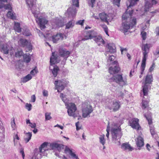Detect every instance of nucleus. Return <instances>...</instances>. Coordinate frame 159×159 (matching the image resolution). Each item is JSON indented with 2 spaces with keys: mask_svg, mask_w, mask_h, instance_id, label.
Here are the masks:
<instances>
[{
  "mask_svg": "<svg viewBox=\"0 0 159 159\" xmlns=\"http://www.w3.org/2000/svg\"><path fill=\"white\" fill-rule=\"evenodd\" d=\"M111 132L113 142L117 145H120V139L122 135L120 126L115 125L111 127Z\"/></svg>",
  "mask_w": 159,
  "mask_h": 159,
  "instance_id": "f257e3e1",
  "label": "nucleus"
},
{
  "mask_svg": "<svg viewBox=\"0 0 159 159\" xmlns=\"http://www.w3.org/2000/svg\"><path fill=\"white\" fill-rule=\"evenodd\" d=\"M92 39H93L98 45L104 43V41L102 37L100 36H97L96 33L93 31H90L87 33L86 34L84 35V38L82 40L84 41Z\"/></svg>",
  "mask_w": 159,
  "mask_h": 159,
  "instance_id": "f03ea898",
  "label": "nucleus"
},
{
  "mask_svg": "<svg viewBox=\"0 0 159 159\" xmlns=\"http://www.w3.org/2000/svg\"><path fill=\"white\" fill-rule=\"evenodd\" d=\"M136 19L133 18L132 21H123L121 25L119 28V30L124 34H125L128 31V30L136 24Z\"/></svg>",
  "mask_w": 159,
  "mask_h": 159,
  "instance_id": "7ed1b4c3",
  "label": "nucleus"
},
{
  "mask_svg": "<svg viewBox=\"0 0 159 159\" xmlns=\"http://www.w3.org/2000/svg\"><path fill=\"white\" fill-rule=\"evenodd\" d=\"M153 81V77L152 75H147L145 77L144 85L142 86L143 89L140 93L141 96H146L149 91V84H151Z\"/></svg>",
  "mask_w": 159,
  "mask_h": 159,
  "instance_id": "20e7f679",
  "label": "nucleus"
},
{
  "mask_svg": "<svg viewBox=\"0 0 159 159\" xmlns=\"http://www.w3.org/2000/svg\"><path fill=\"white\" fill-rule=\"evenodd\" d=\"M92 106L88 102H85L82 104V116L83 117L85 118L90 116V114L93 111Z\"/></svg>",
  "mask_w": 159,
  "mask_h": 159,
  "instance_id": "39448f33",
  "label": "nucleus"
},
{
  "mask_svg": "<svg viewBox=\"0 0 159 159\" xmlns=\"http://www.w3.org/2000/svg\"><path fill=\"white\" fill-rule=\"evenodd\" d=\"M150 45L146 44L143 45L142 50L143 51V57L142 61L141 69L142 71L145 70L146 61L148 57V54L149 52Z\"/></svg>",
  "mask_w": 159,
  "mask_h": 159,
  "instance_id": "423d86ee",
  "label": "nucleus"
},
{
  "mask_svg": "<svg viewBox=\"0 0 159 159\" xmlns=\"http://www.w3.org/2000/svg\"><path fill=\"white\" fill-rule=\"evenodd\" d=\"M51 145L50 144L47 142L43 143L39 148V153L38 154V153L35 152L34 154V157L35 158L37 159L41 158L42 155H44V152L48 151L50 148L51 147Z\"/></svg>",
  "mask_w": 159,
  "mask_h": 159,
  "instance_id": "0eeeda50",
  "label": "nucleus"
},
{
  "mask_svg": "<svg viewBox=\"0 0 159 159\" xmlns=\"http://www.w3.org/2000/svg\"><path fill=\"white\" fill-rule=\"evenodd\" d=\"M66 108L67 109V112L68 115L70 116H72L75 118L77 116L76 114L75 111L77 110V107L75 103L70 102L66 104Z\"/></svg>",
  "mask_w": 159,
  "mask_h": 159,
  "instance_id": "6e6552de",
  "label": "nucleus"
},
{
  "mask_svg": "<svg viewBox=\"0 0 159 159\" xmlns=\"http://www.w3.org/2000/svg\"><path fill=\"white\" fill-rule=\"evenodd\" d=\"M35 1V0H25L27 6L31 10L35 17L38 16V14L39 13V11L38 10V9L36 7Z\"/></svg>",
  "mask_w": 159,
  "mask_h": 159,
  "instance_id": "1a4fd4ad",
  "label": "nucleus"
},
{
  "mask_svg": "<svg viewBox=\"0 0 159 159\" xmlns=\"http://www.w3.org/2000/svg\"><path fill=\"white\" fill-rule=\"evenodd\" d=\"M120 102L116 100L111 101L107 105L106 108L110 110H113L116 111L119 110L120 107Z\"/></svg>",
  "mask_w": 159,
  "mask_h": 159,
  "instance_id": "9d476101",
  "label": "nucleus"
},
{
  "mask_svg": "<svg viewBox=\"0 0 159 159\" xmlns=\"http://www.w3.org/2000/svg\"><path fill=\"white\" fill-rule=\"evenodd\" d=\"M0 49L2 52L6 54L9 52L11 55L13 54L14 49L13 47L7 43L0 44Z\"/></svg>",
  "mask_w": 159,
  "mask_h": 159,
  "instance_id": "9b49d317",
  "label": "nucleus"
},
{
  "mask_svg": "<svg viewBox=\"0 0 159 159\" xmlns=\"http://www.w3.org/2000/svg\"><path fill=\"white\" fill-rule=\"evenodd\" d=\"M73 6L69 8L67 12L69 16L73 17L75 16L76 13V10L75 8L73 6H75L76 7H79V0H72Z\"/></svg>",
  "mask_w": 159,
  "mask_h": 159,
  "instance_id": "f8f14e48",
  "label": "nucleus"
},
{
  "mask_svg": "<svg viewBox=\"0 0 159 159\" xmlns=\"http://www.w3.org/2000/svg\"><path fill=\"white\" fill-rule=\"evenodd\" d=\"M111 79L113 81L122 85H124L127 83V79L126 78H123L120 75H117L113 76Z\"/></svg>",
  "mask_w": 159,
  "mask_h": 159,
  "instance_id": "ddd939ff",
  "label": "nucleus"
},
{
  "mask_svg": "<svg viewBox=\"0 0 159 159\" xmlns=\"http://www.w3.org/2000/svg\"><path fill=\"white\" fill-rule=\"evenodd\" d=\"M54 84L56 86L55 89H57V92H58L63 90L66 85V84L64 80L55 81Z\"/></svg>",
  "mask_w": 159,
  "mask_h": 159,
  "instance_id": "4468645a",
  "label": "nucleus"
},
{
  "mask_svg": "<svg viewBox=\"0 0 159 159\" xmlns=\"http://www.w3.org/2000/svg\"><path fill=\"white\" fill-rule=\"evenodd\" d=\"M99 16L102 21L105 22L108 24H109V21H111L113 18L111 14L107 15L104 13L99 14Z\"/></svg>",
  "mask_w": 159,
  "mask_h": 159,
  "instance_id": "2eb2a0df",
  "label": "nucleus"
},
{
  "mask_svg": "<svg viewBox=\"0 0 159 159\" xmlns=\"http://www.w3.org/2000/svg\"><path fill=\"white\" fill-rule=\"evenodd\" d=\"M36 17V22L38 23L40 26L41 29H44L45 28V25L47 23L48 21L45 19L42 18H37Z\"/></svg>",
  "mask_w": 159,
  "mask_h": 159,
  "instance_id": "dca6fc26",
  "label": "nucleus"
},
{
  "mask_svg": "<svg viewBox=\"0 0 159 159\" xmlns=\"http://www.w3.org/2000/svg\"><path fill=\"white\" fill-rule=\"evenodd\" d=\"M115 66L114 67H111L109 68V71L111 74H114L117 73L120 70V68L117 64V62L116 61H114L113 62Z\"/></svg>",
  "mask_w": 159,
  "mask_h": 159,
  "instance_id": "f3484780",
  "label": "nucleus"
},
{
  "mask_svg": "<svg viewBox=\"0 0 159 159\" xmlns=\"http://www.w3.org/2000/svg\"><path fill=\"white\" fill-rule=\"evenodd\" d=\"M157 2L156 0H152V1L145 0L144 10L145 11H149V9L152 7V5L156 4Z\"/></svg>",
  "mask_w": 159,
  "mask_h": 159,
  "instance_id": "a211bd4d",
  "label": "nucleus"
},
{
  "mask_svg": "<svg viewBox=\"0 0 159 159\" xmlns=\"http://www.w3.org/2000/svg\"><path fill=\"white\" fill-rule=\"evenodd\" d=\"M139 121V120L137 118L133 119L129 121L130 125L133 129H138L140 127Z\"/></svg>",
  "mask_w": 159,
  "mask_h": 159,
  "instance_id": "6ab92c4d",
  "label": "nucleus"
},
{
  "mask_svg": "<svg viewBox=\"0 0 159 159\" xmlns=\"http://www.w3.org/2000/svg\"><path fill=\"white\" fill-rule=\"evenodd\" d=\"M59 54L62 57L66 58V59L69 56L70 54V52L67 51L65 49L63 48H61L59 49Z\"/></svg>",
  "mask_w": 159,
  "mask_h": 159,
  "instance_id": "aec40b11",
  "label": "nucleus"
},
{
  "mask_svg": "<svg viewBox=\"0 0 159 159\" xmlns=\"http://www.w3.org/2000/svg\"><path fill=\"white\" fill-rule=\"evenodd\" d=\"M65 35L61 33L57 34L52 37V40L54 43H57L59 40H62L64 39Z\"/></svg>",
  "mask_w": 159,
  "mask_h": 159,
  "instance_id": "412c9836",
  "label": "nucleus"
},
{
  "mask_svg": "<svg viewBox=\"0 0 159 159\" xmlns=\"http://www.w3.org/2000/svg\"><path fill=\"white\" fill-rule=\"evenodd\" d=\"M127 11L123 14L122 16V19L123 21H131L132 19L131 17L132 16L133 11H132L129 13H127Z\"/></svg>",
  "mask_w": 159,
  "mask_h": 159,
  "instance_id": "4be33fe9",
  "label": "nucleus"
},
{
  "mask_svg": "<svg viewBox=\"0 0 159 159\" xmlns=\"http://www.w3.org/2000/svg\"><path fill=\"white\" fill-rule=\"evenodd\" d=\"M7 0H0V9L4 7L5 9L11 10L12 7L10 4L5 5L3 2H7Z\"/></svg>",
  "mask_w": 159,
  "mask_h": 159,
  "instance_id": "5701e85b",
  "label": "nucleus"
},
{
  "mask_svg": "<svg viewBox=\"0 0 159 159\" xmlns=\"http://www.w3.org/2000/svg\"><path fill=\"white\" fill-rule=\"evenodd\" d=\"M136 143L138 147H141L144 145L143 139L140 136H139L136 140Z\"/></svg>",
  "mask_w": 159,
  "mask_h": 159,
  "instance_id": "b1692460",
  "label": "nucleus"
},
{
  "mask_svg": "<svg viewBox=\"0 0 159 159\" xmlns=\"http://www.w3.org/2000/svg\"><path fill=\"white\" fill-rule=\"evenodd\" d=\"M63 145L58 143H53L51 145V148L53 150L54 149H57L59 151L63 148Z\"/></svg>",
  "mask_w": 159,
  "mask_h": 159,
  "instance_id": "393cba45",
  "label": "nucleus"
},
{
  "mask_svg": "<svg viewBox=\"0 0 159 159\" xmlns=\"http://www.w3.org/2000/svg\"><path fill=\"white\" fill-rule=\"evenodd\" d=\"M121 148L124 150H127L128 151H132L133 150V148L128 143H124L121 145Z\"/></svg>",
  "mask_w": 159,
  "mask_h": 159,
  "instance_id": "a878e982",
  "label": "nucleus"
},
{
  "mask_svg": "<svg viewBox=\"0 0 159 159\" xmlns=\"http://www.w3.org/2000/svg\"><path fill=\"white\" fill-rule=\"evenodd\" d=\"M116 48L114 44L110 43L108 44V50L111 53L116 52Z\"/></svg>",
  "mask_w": 159,
  "mask_h": 159,
  "instance_id": "bb28decb",
  "label": "nucleus"
},
{
  "mask_svg": "<svg viewBox=\"0 0 159 159\" xmlns=\"http://www.w3.org/2000/svg\"><path fill=\"white\" fill-rule=\"evenodd\" d=\"M55 52L52 53V55L50 58V62L51 65H54L57 63V56L55 55Z\"/></svg>",
  "mask_w": 159,
  "mask_h": 159,
  "instance_id": "cd10ccee",
  "label": "nucleus"
},
{
  "mask_svg": "<svg viewBox=\"0 0 159 159\" xmlns=\"http://www.w3.org/2000/svg\"><path fill=\"white\" fill-rule=\"evenodd\" d=\"M139 0H128L126 2V5L128 8L133 6L136 4Z\"/></svg>",
  "mask_w": 159,
  "mask_h": 159,
  "instance_id": "c85d7f7f",
  "label": "nucleus"
},
{
  "mask_svg": "<svg viewBox=\"0 0 159 159\" xmlns=\"http://www.w3.org/2000/svg\"><path fill=\"white\" fill-rule=\"evenodd\" d=\"M50 69H51L52 70V73L54 77H55L57 76L58 72L59 70L58 67L57 66H55L53 67L52 69H51V66L49 67Z\"/></svg>",
  "mask_w": 159,
  "mask_h": 159,
  "instance_id": "c756f323",
  "label": "nucleus"
},
{
  "mask_svg": "<svg viewBox=\"0 0 159 159\" xmlns=\"http://www.w3.org/2000/svg\"><path fill=\"white\" fill-rule=\"evenodd\" d=\"M60 97L62 101L65 103V106L66 105V104H67L68 103H70L69 102V100L66 98V95H64L62 93H61L60 94Z\"/></svg>",
  "mask_w": 159,
  "mask_h": 159,
  "instance_id": "7c9ffc66",
  "label": "nucleus"
},
{
  "mask_svg": "<svg viewBox=\"0 0 159 159\" xmlns=\"http://www.w3.org/2000/svg\"><path fill=\"white\" fill-rule=\"evenodd\" d=\"M75 24V21L73 20L69 21L66 25V29H69L73 27Z\"/></svg>",
  "mask_w": 159,
  "mask_h": 159,
  "instance_id": "2f4dec72",
  "label": "nucleus"
},
{
  "mask_svg": "<svg viewBox=\"0 0 159 159\" xmlns=\"http://www.w3.org/2000/svg\"><path fill=\"white\" fill-rule=\"evenodd\" d=\"M14 29L17 32L19 33L21 31V29L20 27V24L19 23L15 22Z\"/></svg>",
  "mask_w": 159,
  "mask_h": 159,
  "instance_id": "473e14b6",
  "label": "nucleus"
},
{
  "mask_svg": "<svg viewBox=\"0 0 159 159\" xmlns=\"http://www.w3.org/2000/svg\"><path fill=\"white\" fill-rule=\"evenodd\" d=\"M26 137L24 138V140L26 143H28L31 139L32 137V134L31 133L28 132L25 133Z\"/></svg>",
  "mask_w": 159,
  "mask_h": 159,
  "instance_id": "72a5a7b5",
  "label": "nucleus"
},
{
  "mask_svg": "<svg viewBox=\"0 0 159 159\" xmlns=\"http://www.w3.org/2000/svg\"><path fill=\"white\" fill-rule=\"evenodd\" d=\"M19 43L23 46H27L28 44V42L25 39H21L18 41Z\"/></svg>",
  "mask_w": 159,
  "mask_h": 159,
  "instance_id": "f704fd0d",
  "label": "nucleus"
},
{
  "mask_svg": "<svg viewBox=\"0 0 159 159\" xmlns=\"http://www.w3.org/2000/svg\"><path fill=\"white\" fill-rule=\"evenodd\" d=\"M54 23L56 25V27L58 28L62 26L63 25V23L60 20L57 19L55 20Z\"/></svg>",
  "mask_w": 159,
  "mask_h": 159,
  "instance_id": "c9c22d12",
  "label": "nucleus"
},
{
  "mask_svg": "<svg viewBox=\"0 0 159 159\" xmlns=\"http://www.w3.org/2000/svg\"><path fill=\"white\" fill-rule=\"evenodd\" d=\"M32 78L30 74H28L22 79V81L23 83H25L31 80Z\"/></svg>",
  "mask_w": 159,
  "mask_h": 159,
  "instance_id": "e433bc0d",
  "label": "nucleus"
},
{
  "mask_svg": "<svg viewBox=\"0 0 159 159\" xmlns=\"http://www.w3.org/2000/svg\"><path fill=\"white\" fill-rule=\"evenodd\" d=\"M24 61L26 63L29 62L31 60V56L25 54L23 56Z\"/></svg>",
  "mask_w": 159,
  "mask_h": 159,
  "instance_id": "4c0bfd02",
  "label": "nucleus"
},
{
  "mask_svg": "<svg viewBox=\"0 0 159 159\" xmlns=\"http://www.w3.org/2000/svg\"><path fill=\"white\" fill-rule=\"evenodd\" d=\"M99 142L103 146H104L105 143V139H104V135H100L99 137Z\"/></svg>",
  "mask_w": 159,
  "mask_h": 159,
  "instance_id": "58836bf2",
  "label": "nucleus"
},
{
  "mask_svg": "<svg viewBox=\"0 0 159 159\" xmlns=\"http://www.w3.org/2000/svg\"><path fill=\"white\" fill-rule=\"evenodd\" d=\"M7 16L10 18L14 19L15 18V16L13 12L11 11H9L7 14Z\"/></svg>",
  "mask_w": 159,
  "mask_h": 159,
  "instance_id": "ea45409f",
  "label": "nucleus"
},
{
  "mask_svg": "<svg viewBox=\"0 0 159 159\" xmlns=\"http://www.w3.org/2000/svg\"><path fill=\"white\" fill-rule=\"evenodd\" d=\"M144 116L146 118V119L148 120V124L150 125L152 123V120L151 117V115L149 114V115L148 116H147L146 114H144Z\"/></svg>",
  "mask_w": 159,
  "mask_h": 159,
  "instance_id": "a19ab883",
  "label": "nucleus"
},
{
  "mask_svg": "<svg viewBox=\"0 0 159 159\" xmlns=\"http://www.w3.org/2000/svg\"><path fill=\"white\" fill-rule=\"evenodd\" d=\"M51 113L49 112H46L45 113V120H49L52 118L51 116Z\"/></svg>",
  "mask_w": 159,
  "mask_h": 159,
  "instance_id": "79ce46f5",
  "label": "nucleus"
},
{
  "mask_svg": "<svg viewBox=\"0 0 159 159\" xmlns=\"http://www.w3.org/2000/svg\"><path fill=\"white\" fill-rule=\"evenodd\" d=\"M149 102L148 101H144L143 99L142 101V107L143 109H145L148 106Z\"/></svg>",
  "mask_w": 159,
  "mask_h": 159,
  "instance_id": "37998d69",
  "label": "nucleus"
},
{
  "mask_svg": "<svg viewBox=\"0 0 159 159\" xmlns=\"http://www.w3.org/2000/svg\"><path fill=\"white\" fill-rule=\"evenodd\" d=\"M23 55V52L22 51L20 50L18 51L15 53V56L16 57L20 58Z\"/></svg>",
  "mask_w": 159,
  "mask_h": 159,
  "instance_id": "c03bdc74",
  "label": "nucleus"
},
{
  "mask_svg": "<svg viewBox=\"0 0 159 159\" xmlns=\"http://www.w3.org/2000/svg\"><path fill=\"white\" fill-rule=\"evenodd\" d=\"M32 106L30 103H26L25 105V108L28 111H30L32 109Z\"/></svg>",
  "mask_w": 159,
  "mask_h": 159,
  "instance_id": "a18cd8bd",
  "label": "nucleus"
},
{
  "mask_svg": "<svg viewBox=\"0 0 159 159\" xmlns=\"http://www.w3.org/2000/svg\"><path fill=\"white\" fill-rule=\"evenodd\" d=\"M115 59V57L113 55H110L109 56L108 59L107 60V61L108 62H112V63L113 64H114V63L113 62L114 61H113Z\"/></svg>",
  "mask_w": 159,
  "mask_h": 159,
  "instance_id": "49530a36",
  "label": "nucleus"
},
{
  "mask_svg": "<svg viewBox=\"0 0 159 159\" xmlns=\"http://www.w3.org/2000/svg\"><path fill=\"white\" fill-rule=\"evenodd\" d=\"M101 27L104 29V30L106 34L108 35V28L107 26L105 25H101Z\"/></svg>",
  "mask_w": 159,
  "mask_h": 159,
  "instance_id": "de8ad7c7",
  "label": "nucleus"
},
{
  "mask_svg": "<svg viewBox=\"0 0 159 159\" xmlns=\"http://www.w3.org/2000/svg\"><path fill=\"white\" fill-rule=\"evenodd\" d=\"M38 72V70L36 67L32 70L30 72V74L32 75H34Z\"/></svg>",
  "mask_w": 159,
  "mask_h": 159,
  "instance_id": "09e8293b",
  "label": "nucleus"
},
{
  "mask_svg": "<svg viewBox=\"0 0 159 159\" xmlns=\"http://www.w3.org/2000/svg\"><path fill=\"white\" fill-rule=\"evenodd\" d=\"M23 34L24 35L26 36H29L31 35V34L29 30H27L24 31L23 32Z\"/></svg>",
  "mask_w": 159,
  "mask_h": 159,
  "instance_id": "8fccbe9b",
  "label": "nucleus"
},
{
  "mask_svg": "<svg viewBox=\"0 0 159 159\" xmlns=\"http://www.w3.org/2000/svg\"><path fill=\"white\" fill-rule=\"evenodd\" d=\"M142 37L143 40H144L146 38V33L144 32H142L141 33Z\"/></svg>",
  "mask_w": 159,
  "mask_h": 159,
  "instance_id": "3c124183",
  "label": "nucleus"
},
{
  "mask_svg": "<svg viewBox=\"0 0 159 159\" xmlns=\"http://www.w3.org/2000/svg\"><path fill=\"white\" fill-rule=\"evenodd\" d=\"M84 21V20H80L76 22V24L80 25H83Z\"/></svg>",
  "mask_w": 159,
  "mask_h": 159,
  "instance_id": "603ef678",
  "label": "nucleus"
},
{
  "mask_svg": "<svg viewBox=\"0 0 159 159\" xmlns=\"http://www.w3.org/2000/svg\"><path fill=\"white\" fill-rule=\"evenodd\" d=\"M43 95L44 96L47 97L48 96V91L45 89L43 90Z\"/></svg>",
  "mask_w": 159,
  "mask_h": 159,
  "instance_id": "864d4df0",
  "label": "nucleus"
},
{
  "mask_svg": "<svg viewBox=\"0 0 159 159\" xmlns=\"http://www.w3.org/2000/svg\"><path fill=\"white\" fill-rule=\"evenodd\" d=\"M155 67V64L154 63H153L152 64V66L150 67L149 68V71L150 72H151L153 70Z\"/></svg>",
  "mask_w": 159,
  "mask_h": 159,
  "instance_id": "5fc2aeb1",
  "label": "nucleus"
},
{
  "mask_svg": "<svg viewBox=\"0 0 159 159\" xmlns=\"http://www.w3.org/2000/svg\"><path fill=\"white\" fill-rule=\"evenodd\" d=\"M150 131L151 132V133L152 136H153L155 134V132L154 130V129L153 128L151 127L150 128Z\"/></svg>",
  "mask_w": 159,
  "mask_h": 159,
  "instance_id": "6e6d98bb",
  "label": "nucleus"
},
{
  "mask_svg": "<svg viewBox=\"0 0 159 159\" xmlns=\"http://www.w3.org/2000/svg\"><path fill=\"white\" fill-rule=\"evenodd\" d=\"M36 100V97L35 95H33L31 96V101L34 102Z\"/></svg>",
  "mask_w": 159,
  "mask_h": 159,
  "instance_id": "4d7b16f0",
  "label": "nucleus"
},
{
  "mask_svg": "<svg viewBox=\"0 0 159 159\" xmlns=\"http://www.w3.org/2000/svg\"><path fill=\"white\" fill-rule=\"evenodd\" d=\"M11 125L12 128L13 130L15 129L16 127V124L14 122V120L13 122H11Z\"/></svg>",
  "mask_w": 159,
  "mask_h": 159,
  "instance_id": "13d9d810",
  "label": "nucleus"
},
{
  "mask_svg": "<svg viewBox=\"0 0 159 159\" xmlns=\"http://www.w3.org/2000/svg\"><path fill=\"white\" fill-rule=\"evenodd\" d=\"M79 125L80 124L79 122H77L75 124L76 129L77 130H79L80 129V127L79 126Z\"/></svg>",
  "mask_w": 159,
  "mask_h": 159,
  "instance_id": "bf43d9fd",
  "label": "nucleus"
},
{
  "mask_svg": "<svg viewBox=\"0 0 159 159\" xmlns=\"http://www.w3.org/2000/svg\"><path fill=\"white\" fill-rule=\"evenodd\" d=\"M29 126L32 128H35L36 126V124L35 123H31Z\"/></svg>",
  "mask_w": 159,
  "mask_h": 159,
  "instance_id": "052dcab7",
  "label": "nucleus"
},
{
  "mask_svg": "<svg viewBox=\"0 0 159 159\" xmlns=\"http://www.w3.org/2000/svg\"><path fill=\"white\" fill-rule=\"evenodd\" d=\"M109 128H108V127L107 126L106 130L107 133L106 134V136L108 139L109 138Z\"/></svg>",
  "mask_w": 159,
  "mask_h": 159,
  "instance_id": "680f3d73",
  "label": "nucleus"
},
{
  "mask_svg": "<svg viewBox=\"0 0 159 159\" xmlns=\"http://www.w3.org/2000/svg\"><path fill=\"white\" fill-rule=\"evenodd\" d=\"M20 153L22 155V157L23 158V159H24V157L25 156V154L24 153V151L23 149L21 150L20 151Z\"/></svg>",
  "mask_w": 159,
  "mask_h": 159,
  "instance_id": "e2e57ef3",
  "label": "nucleus"
},
{
  "mask_svg": "<svg viewBox=\"0 0 159 159\" xmlns=\"http://www.w3.org/2000/svg\"><path fill=\"white\" fill-rule=\"evenodd\" d=\"M54 127H58L59 128L61 129H63V127L62 126H61L58 124H57L56 125H55Z\"/></svg>",
  "mask_w": 159,
  "mask_h": 159,
  "instance_id": "0e129e2a",
  "label": "nucleus"
},
{
  "mask_svg": "<svg viewBox=\"0 0 159 159\" xmlns=\"http://www.w3.org/2000/svg\"><path fill=\"white\" fill-rule=\"evenodd\" d=\"M156 33L157 35H159V27L156 28Z\"/></svg>",
  "mask_w": 159,
  "mask_h": 159,
  "instance_id": "69168bd1",
  "label": "nucleus"
},
{
  "mask_svg": "<svg viewBox=\"0 0 159 159\" xmlns=\"http://www.w3.org/2000/svg\"><path fill=\"white\" fill-rule=\"evenodd\" d=\"M15 139H16L17 140H19V137L18 136V135H17V134H16L15 136L14 137V142H15Z\"/></svg>",
  "mask_w": 159,
  "mask_h": 159,
  "instance_id": "338daca9",
  "label": "nucleus"
},
{
  "mask_svg": "<svg viewBox=\"0 0 159 159\" xmlns=\"http://www.w3.org/2000/svg\"><path fill=\"white\" fill-rule=\"evenodd\" d=\"M91 1L92 4L91 7H94V4L95 2V0H91Z\"/></svg>",
  "mask_w": 159,
  "mask_h": 159,
  "instance_id": "774afa93",
  "label": "nucleus"
}]
</instances>
